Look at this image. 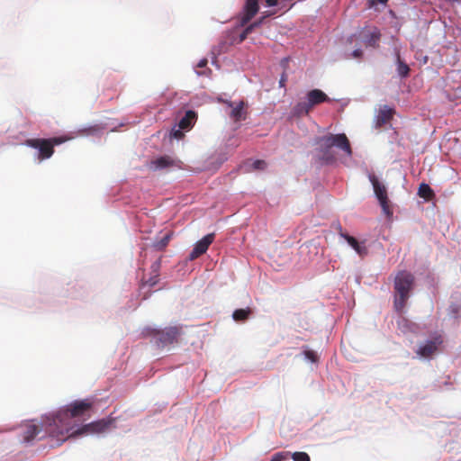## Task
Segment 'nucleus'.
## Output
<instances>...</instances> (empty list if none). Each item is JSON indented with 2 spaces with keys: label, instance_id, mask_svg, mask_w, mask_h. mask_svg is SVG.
Instances as JSON below:
<instances>
[{
  "label": "nucleus",
  "instance_id": "nucleus-9",
  "mask_svg": "<svg viewBox=\"0 0 461 461\" xmlns=\"http://www.w3.org/2000/svg\"><path fill=\"white\" fill-rule=\"evenodd\" d=\"M223 103L226 104L230 108L229 116L234 122H237L246 120L247 114H248V112H247L248 104L243 100H240L239 102L223 101Z\"/></svg>",
  "mask_w": 461,
  "mask_h": 461
},
{
  "label": "nucleus",
  "instance_id": "nucleus-35",
  "mask_svg": "<svg viewBox=\"0 0 461 461\" xmlns=\"http://www.w3.org/2000/svg\"><path fill=\"white\" fill-rule=\"evenodd\" d=\"M286 78H285V76H282L280 81H279V84L281 86H285V82Z\"/></svg>",
  "mask_w": 461,
  "mask_h": 461
},
{
  "label": "nucleus",
  "instance_id": "nucleus-34",
  "mask_svg": "<svg viewBox=\"0 0 461 461\" xmlns=\"http://www.w3.org/2000/svg\"><path fill=\"white\" fill-rule=\"evenodd\" d=\"M249 33H247L246 32V29L243 31V32L240 34V41H243L247 36L249 35Z\"/></svg>",
  "mask_w": 461,
  "mask_h": 461
},
{
  "label": "nucleus",
  "instance_id": "nucleus-18",
  "mask_svg": "<svg viewBox=\"0 0 461 461\" xmlns=\"http://www.w3.org/2000/svg\"><path fill=\"white\" fill-rule=\"evenodd\" d=\"M253 312L251 308L237 309L232 313V318L237 322H243L249 319Z\"/></svg>",
  "mask_w": 461,
  "mask_h": 461
},
{
  "label": "nucleus",
  "instance_id": "nucleus-6",
  "mask_svg": "<svg viewBox=\"0 0 461 461\" xmlns=\"http://www.w3.org/2000/svg\"><path fill=\"white\" fill-rule=\"evenodd\" d=\"M368 178L373 185L375 194L379 201L384 213L388 217L391 216L393 214V211L390 207L386 187L379 182L378 178L374 174H370Z\"/></svg>",
  "mask_w": 461,
  "mask_h": 461
},
{
  "label": "nucleus",
  "instance_id": "nucleus-32",
  "mask_svg": "<svg viewBox=\"0 0 461 461\" xmlns=\"http://www.w3.org/2000/svg\"><path fill=\"white\" fill-rule=\"evenodd\" d=\"M278 0H266L268 6H275L277 5Z\"/></svg>",
  "mask_w": 461,
  "mask_h": 461
},
{
  "label": "nucleus",
  "instance_id": "nucleus-25",
  "mask_svg": "<svg viewBox=\"0 0 461 461\" xmlns=\"http://www.w3.org/2000/svg\"><path fill=\"white\" fill-rule=\"evenodd\" d=\"M266 16H263L259 18L258 20L255 21L254 23H250L249 26L246 27V32L251 33L255 28L260 26L264 21Z\"/></svg>",
  "mask_w": 461,
  "mask_h": 461
},
{
  "label": "nucleus",
  "instance_id": "nucleus-22",
  "mask_svg": "<svg viewBox=\"0 0 461 461\" xmlns=\"http://www.w3.org/2000/svg\"><path fill=\"white\" fill-rule=\"evenodd\" d=\"M396 62H397V72L400 77H406L409 76L410 68L409 66L403 62L400 57L399 52L396 54Z\"/></svg>",
  "mask_w": 461,
  "mask_h": 461
},
{
  "label": "nucleus",
  "instance_id": "nucleus-17",
  "mask_svg": "<svg viewBox=\"0 0 461 461\" xmlns=\"http://www.w3.org/2000/svg\"><path fill=\"white\" fill-rule=\"evenodd\" d=\"M151 164L156 169H163L176 165V161L169 156H162L153 160Z\"/></svg>",
  "mask_w": 461,
  "mask_h": 461
},
{
  "label": "nucleus",
  "instance_id": "nucleus-4",
  "mask_svg": "<svg viewBox=\"0 0 461 461\" xmlns=\"http://www.w3.org/2000/svg\"><path fill=\"white\" fill-rule=\"evenodd\" d=\"M67 140L64 137H53L50 139H28L24 144L30 148L38 149V159L45 160L54 153V147L60 145Z\"/></svg>",
  "mask_w": 461,
  "mask_h": 461
},
{
  "label": "nucleus",
  "instance_id": "nucleus-19",
  "mask_svg": "<svg viewBox=\"0 0 461 461\" xmlns=\"http://www.w3.org/2000/svg\"><path fill=\"white\" fill-rule=\"evenodd\" d=\"M173 236V232L169 231L166 233L160 240H157L153 242L152 247L157 251H162L168 245Z\"/></svg>",
  "mask_w": 461,
  "mask_h": 461
},
{
  "label": "nucleus",
  "instance_id": "nucleus-30",
  "mask_svg": "<svg viewBox=\"0 0 461 461\" xmlns=\"http://www.w3.org/2000/svg\"><path fill=\"white\" fill-rule=\"evenodd\" d=\"M362 54H363V51L361 50H359V49L355 50L353 51V57L354 58H360L362 56Z\"/></svg>",
  "mask_w": 461,
  "mask_h": 461
},
{
  "label": "nucleus",
  "instance_id": "nucleus-13",
  "mask_svg": "<svg viewBox=\"0 0 461 461\" xmlns=\"http://www.w3.org/2000/svg\"><path fill=\"white\" fill-rule=\"evenodd\" d=\"M329 100V96L324 92L320 89H313L308 92L306 102L312 109L315 105L328 102Z\"/></svg>",
  "mask_w": 461,
  "mask_h": 461
},
{
  "label": "nucleus",
  "instance_id": "nucleus-27",
  "mask_svg": "<svg viewBox=\"0 0 461 461\" xmlns=\"http://www.w3.org/2000/svg\"><path fill=\"white\" fill-rule=\"evenodd\" d=\"M304 357L309 359L311 362L315 363L318 360L317 354L312 350H305L303 352Z\"/></svg>",
  "mask_w": 461,
  "mask_h": 461
},
{
  "label": "nucleus",
  "instance_id": "nucleus-31",
  "mask_svg": "<svg viewBox=\"0 0 461 461\" xmlns=\"http://www.w3.org/2000/svg\"><path fill=\"white\" fill-rule=\"evenodd\" d=\"M207 65V59H201L198 64H197V67L198 68H203Z\"/></svg>",
  "mask_w": 461,
  "mask_h": 461
},
{
  "label": "nucleus",
  "instance_id": "nucleus-14",
  "mask_svg": "<svg viewBox=\"0 0 461 461\" xmlns=\"http://www.w3.org/2000/svg\"><path fill=\"white\" fill-rule=\"evenodd\" d=\"M394 114V110L387 105H384L379 109L375 118V127L380 128L388 123Z\"/></svg>",
  "mask_w": 461,
  "mask_h": 461
},
{
  "label": "nucleus",
  "instance_id": "nucleus-21",
  "mask_svg": "<svg viewBox=\"0 0 461 461\" xmlns=\"http://www.w3.org/2000/svg\"><path fill=\"white\" fill-rule=\"evenodd\" d=\"M312 110L311 106L308 105L307 102H300L294 105L293 113L297 117L307 115Z\"/></svg>",
  "mask_w": 461,
  "mask_h": 461
},
{
  "label": "nucleus",
  "instance_id": "nucleus-26",
  "mask_svg": "<svg viewBox=\"0 0 461 461\" xmlns=\"http://www.w3.org/2000/svg\"><path fill=\"white\" fill-rule=\"evenodd\" d=\"M267 167V163L265 160L258 159L252 162L251 168L252 170H263Z\"/></svg>",
  "mask_w": 461,
  "mask_h": 461
},
{
  "label": "nucleus",
  "instance_id": "nucleus-24",
  "mask_svg": "<svg viewBox=\"0 0 461 461\" xmlns=\"http://www.w3.org/2000/svg\"><path fill=\"white\" fill-rule=\"evenodd\" d=\"M292 458L294 461H311L309 455L305 452H294Z\"/></svg>",
  "mask_w": 461,
  "mask_h": 461
},
{
  "label": "nucleus",
  "instance_id": "nucleus-16",
  "mask_svg": "<svg viewBox=\"0 0 461 461\" xmlns=\"http://www.w3.org/2000/svg\"><path fill=\"white\" fill-rule=\"evenodd\" d=\"M196 120V113L194 111H187L185 116L179 121L178 127L181 130H190Z\"/></svg>",
  "mask_w": 461,
  "mask_h": 461
},
{
  "label": "nucleus",
  "instance_id": "nucleus-20",
  "mask_svg": "<svg viewBox=\"0 0 461 461\" xmlns=\"http://www.w3.org/2000/svg\"><path fill=\"white\" fill-rule=\"evenodd\" d=\"M418 195L421 198H424L425 200H431L434 196V191L431 189V187L425 183H422L420 185L418 189Z\"/></svg>",
  "mask_w": 461,
  "mask_h": 461
},
{
  "label": "nucleus",
  "instance_id": "nucleus-12",
  "mask_svg": "<svg viewBox=\"0 0 461 461\" xmlns=\"http://www.w3.org/2000/svg\"><path fill=\"white\" fill-rule=\"evenodd\" d=\"M258 0H246L240 25L245 26L258 12Z\"/></svg>",
  "mask_w": 461,
  "mask_h": 461
},
{
  "label": "nucleus",
  "instance_id": "nucleus-8",
  "mask_svg": "<svg viewBox=\"0 0 461 461\" xmlns=\"http://www.w3.org/2000/svg\"><path fill=\"white\" fill-rule=\"evenodd\" d=\"M443 337L436 335L432 339L426 341L416 351V354L420 357L429 358L438 352V347L443 344Z\"/></svg>",
  "mask_w": 461,
  "mask_h": 461
},
{
  "label": "nucleus",
  "instance_id": "nucleus-33",
  "mask_svg": "<svg viewBox=\"0 0 461 461\" xmlns=\"http://www.w3.org/2000/svg\"><path fill=\"white\" fill-rule=\"evenodd\" d=\"M387 2V0H371V5H376L377 3L379 4H383V5H385Z\"/></svg>",
  "mask_w": 461,
  "mask_h": 461
},
{
  "label": "nucleus",
  "instance_id": "nucleus-5",
  "mask_svg": "<svg viewBox=\"0 0 461 461\" xmlns=\"http://www.w3.org/2000/svg\"><path fill=\"white\" fill-rule=\"evenodd\" d=\"M180 333V327L172 326L164 330H152L150 334L158 347H165L176 342Z\"/></svg>",
  "mask_w": 461,
  "mask_h": 461
},
{
  "label": "nucleus",
  "instance_id": "nucleus-2",
  "mask_svg": "<svg viewBox=\"0 0 461 461\" xmlns=\"http://www.w3.org/2000/svg\"><path fill=\"white\" fill-rule=\"evenodd\" d=\"M318 145L319 159L326 164L333 163L336 159L333 147H337L350 156L352 154L350 143L344 133L327 134L318 138L316 141Z\"/></svg>",
  "mask_w": 461,
  "mask_h": 461
},
{
  "label": "nucleus",
  "instance_id": "nucleus-10",
  "mask_svg": "<svg viewBox=\"0 0 461 461\" xmlns=\"http://www.w3.org/2000/svg\"><path fill=\"white\" fill-rule=\"evenodd\" d=\"M339 234L341 238H343L350 247L360 256L365 257L368 254V249L365 245V242H359L356 238L353 236L348 235V233L344 232L342 230L341 225H338L337 228Z\"/></svg>",
  "mask_w": 461,
  "mask_h": 461
},
{
  "label": "nucleus",
  "instance_id": "nucleus-1",
  "mask_svg": "<svg viewBox=\"0 0 461 461\" xmlns=\"http://www.w3.org/2000/svg\"><path fill=\"white\" fill-rule=\"evenodd\" d=\"M93 406L89 400L75 401L65 409L59 410L56 414L48 416L44 425L46 430L52 437H60L67 435L68 438L73 437L72 431H75L72 419L84 416Z\"/></svg>",
  "mask_w": 461,
  "mask_h": 461
},
{
  "label": "nucleus",
  "instance_id": "nucleus-23",
  "mask_svg": "<svg viewBox=\"0 0 461 461\" xmlns=\"http://www.w3.org/2000/svg\"><path fill=\"white\" fill-rule=\"evenodd\" d=\"M379 39L380 33L378 32H374L370 34L369 39L366 41V44L375 48L378 46Z\"/></svg>",
  "mask_w": 461,
  "mask_h": 461
},
{
  "label": "nucleus",
  "instance_id": "nucleus-3",
  "mask_svg": "<svg viewBox=\"0 0 461 461\" xmlns=\"http://www.w3.org/2000/svg\"><path fill=\"white\" fill-rule=\"evenodd\" d=\"M414 276L408 271H400L394 278V302L393 305L398 312H402L410 297V293L413 287Z\"/></svg>",
  "mask_w": 461,
  "mask_h": 461
},
{
  "label": "nucleus",
  "instance_id": "nucleus-15",
  "mask_svg": "<svg viewBox=\"0 0 461 461\" xmlns=\"http://www.w3.org/2000/svg\"><path fill=\"white\" fill-rule=\"evenodd\" d=\"M41 429L32 423H27L23 426V439L24 442H31L40 433Z\"/></svg>",
  "mask_w": 461,
  "mask_h": 461
},
{
  "label": "nucleus",
  "instance_id": "nucleus-28",
  "mask_svg": "<svg viewBox=\"0 0 461 461\" xmlns=\"http://www.w3.org/2000/svg\"><path fill=\"white\" fill-rule=\"evenodd\" d=\"M172 137L175 139L180 140L184 137V133L182 132V130L179 128L177 130H174L171 133Z\"/></svg>",
  "mask_w": 461,
  "mask_h": 461
},
{
  "label": "nucleus",
  "instance_id": "nucleus-11",
  "mask_svg": "<svg viewBox=\"0 0 461 461\" xmlns=\"http://www.w3.org/2000/svg\"><path fill=\"white\" fill-rule=\"evenodd\" d=\"M214 240V233H209L206 236H204L202 240L196 242L194 245L193 250L189 254V259L194 260L203 254H204L209 246L213 242Z\"/></svg>",
  "mask_w": 461,
  "mask_h": 461
},
{
  "label": "nucleus",
  "instance_id": "nucleus-7",
  "mask_svg": "<svg viewBox=\"0 0 461 461\" xmlns=\"http://www.w3.org/2000/svg\"><path fill=\"white\" fill-rule=\"evenodd\" d=\"M113 421V419L99 420L97 421L83 425L81 428L77 429L75 431H72L71 435L73 437H77L87 433L104 432L111 426Z\"/></svg>",
  "mask_w": 461,
  "mask_h": 461
},
{
  "label": "nucleus",
  "instance_id": "nucleus-29",
  "mask_svg": "<svg viewBox=\"0 0 461 461\" xmlns=\"http://www.w3.org/2000/svg\"><path fill=\"white\" fill-rule=\"evenodd\" d=\"M285 458H286L285 455L284 453L280 452V453L275 454L270 461H283Z\"/></svg>",
  "mask_w": 461,
  "mask_h": 461
}]
</instances>
